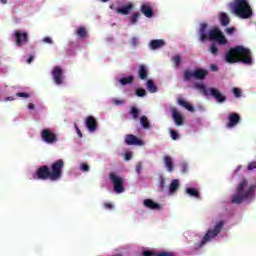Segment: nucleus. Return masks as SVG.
<instances>
[{"instance_id":"obj_1","label":"nucleus","mask_w":256,"mask_h":256,"mask_svg":"<svg viewBox=\"0 0 256 256\" xmlns=\"http://www.w3.org/2000/svg\"><path fill=\"white\" fill-rule=\"evenodd\" d=\"M207 23H202L199 28V41L201 43H205V41H215L212 42L209 51L212 55L216 56L219 54V49L217 48L218 45H227V38L223 35L221 29L214 27L207 30Z\"/></svg>"},{"instance_id":"obj_2","label":"nucleus","mask_w":256,"mask_h":256,"mask_svg":"<svg viewBox=\"0 0 256 256\" xmlns=\"http://www.w3.org/2000/svg\"><path fill=\"white\" fill-rule=\"evenodd\" d=\"M65 161L63 159L56 160L50 167L47 165L40 166L32 175L36 181H59L63 177V169Z\"/></svg>"},{"instance_id":"obj_3","label":"nucleus","mask_w":256,"mask_h":256,"mask_svg":"<svg viewBox=\"0 0 256 256\" xmlns=\"http://www.w3.org/2000/svg\"><path fill=\"white\" fill-rule=\"evenodd\" d=\"M228 63H243L244 65H253L251 50L243 46L230 48L225 57Z\"/></svg>"},{"instance_id":"obj_4","label":"nucleus","mask_w":256,"mask_h":256,"mask_svg":"<svg viewBox=\"0 0 256 256\" xmlns=\"http://www.w3.org/2000/svg\"><path fill=\"white\" fill-rule=\"evenodd\" d=\"M249 185L246 179H243L236 188V194L232 195L231 202L235 203L236 205H241L243 201H247V199L251 198L253 193H255L256 186L251 185L245 191V187Z\"/></svg>"},{"instance_id":"obj_5","label":"nucleus","mask_w":256,"mask_h":256,"mask_svg":"<svg viewBox=\"0 0 256 256\" xmlns=\"http://www.w3.org/2000/svg\"><path fill=\"white\" fill-rule=\"evenodd\" d=\"M232 9L235 15L240 17V19H249L253 15V10L247 0H235L232 5Z\"/></svg>"},{"instance_id":"obj_6","label":"nucleus","mask_w":256,"mask_h":256,"mask_svg":"<svg viewBox=\"0 0 256 256\" xmlns=\"http://www.w3.org/2000/svg\"><path fill=\"white\" fill-rule=\"evenodd\" d=\"M194 87L195 89H198L199 91H201V93H203L205 97H207V95H211L217 100L218 103H225L227 101V97L223 95L217 88L207 89V87L201 83H195Z\"/></svg>"},{"instance_id":"obj_7","label":"nucleus","mask_w":256,"mask_h":256,"mask_svg":"<svg viewBox=\"0 0 256 256\" xmlns=\"http://www.w3.org/2000/svg\"><path fill=\"white\" fill-rule=\"evenodd\" d=\"M223 221H219L215 226L214 229H209L206 234L204 235L203 239L201 240L199 247H204L209 241L215 239L217 235L221 233V229H223Z\"/></svg>"},{"instance_id":"obj_8","label":"nucleus","mask_w":256,"mask_h":256,"mask_svg":"<svg viewBox=\"0 0 256 256\" xmlns=\"http://www.w3.org/2000/svg\"><path fill=\"white\" fill-rule=\"evenodd\" d=\"M13 36L17 47H23V45L29 43V33L25 31L15 30Z\"/></svg>"},{"instance_id":"obj_9","label":"nucleus","mask_w":256,"mask_h":256,"mask_svg":"<svg viewBox=\"0 0 256 256\" xmlns=\"http://www.w3.org/2000/svg\"><path fill=\"white\" fill-rule=\"evenodd\" d=\"M41 139L44 141V143H47L48 145H55L57 141H59V138H57V134H55L51 129H43L41 131Z\"/></svg>"},{"instance_id":"obj_10","label":"nucleus","mask_w":256,"mask_h":256,"mask_svg":"<svg viewBox=\"0 0 256 256\" xmlns=\"http://www.w3.org/2000/svg\"><path fill=\"white\" fill-rule=\"evenodd\" d=\"M109 177L110 181L113 183L115 193H124L125 187L123 186V184L125 183V181L123 180V178L117 176L115 173H110Z\"/></svg>"},{"instance_id":"obj_11","label":"nucleus","mask_w":256,"mask_h":256,"mask_svg":"<svg viewBox=\"0 0 256 256\" xmlns=\"http://www.w3.org/2000/svg\"><path fill=\"white\" fill-rule=\"evenodd\" d=\"M52 77L56 85H63V80L65 79V76H63V69L60 66H55L53 68Z\"/></svg>"},{"instance_id":"obj_12","label":"nucleus","mask_w":256,"mask_h":256,"mask_svg":"<svg viewBox=\"0 0 256 256\" xmlns=\"http://www.w3.org/2000/svg\"><path fill=\"white\" fill-rule=\"evenodd\" d=\"M241 121V116L237 113H231L228 116V123L226 124V127L228 129H233V127H237L239 125V122Z\"/></svg>"},{"instance_id":"obj_13","label":"nucleus","mask_w":256,"mask_h":256,"mask_svg":"<svg viewBox=\"0 0 256 256\" xmlns=\"http://www.w3.org/2000/svg\"><path fill=\"white\" fill-rule=\"evenodd\" d=\"M125 143L126 145H138L139 147L145 145L143 140L139 139L137 136L133 134H127L125 136Z\"/></svg>"},{"instance_id":"obj_14","label":"nucleus","mask_w":256,"mask_h":256,"mask_svg":"<svg viewBox=\"0 0 256 256\" xmlns=\"http://www.w3.org/2000/svg\"><path fill=\"white\" fill-rule=\"evenodd\" d=\"M85 125L90 133H95V131H97V119H95V117H86Z\"/></svg>"},{"instance_id":"obj_15","label":"nucleus","mask_w":256,"mask_h":256,"mask_svg":"<svg viewBox=\"0 0 256 256\" xmlns=\"http://www.w3.org/2000/svg\"><path fill=\"white\" fill-rule=\"evenodd\" d=\"M171 113H172V119H174L175 124L178 127L183 125V115H181V113L177 111V108H172Z\"/></svg>"},{"instance_id":"obj_16","label":"nucleus","mask_w":256,"mask_h":256,"mask_svg":"<svg viewBox=\"0 0 256 256\" xmlns=\"http://www.w3.org/2000/svg\"><path fill=\"white\" fill-rule=\"evenodd\" d=\"M131 11H133V4L131 2H128L121 8H116V13H118V15H129Z\"/></svg>"},{"instance_id":"obj_17","label":"nucleus","mask_w":256,"mask_h":256,"mask_svg":"<svg viewBox=\"0 0 256 256\" xmlns=\"http://www.w3.org/2000/svg\"><path fill=\"white\" fill-rule=\"evenodd\" d=\"M140 11L148 19H151V17H153V15H154L153 8L148 4H142Z\"/></svg>"},{"instance_id":"obj_18","label":"nucleus","mask_w":256,"mask_h":256,"mask_svg":"<svg viewBox=\"0 0 256 256\" xmlns=\"http://www.w3.org/2000/svg\"><path fill=\"white\" fill-rule=\"evenodd\" d=\"M143 204L144 206L147 207V209H152V211H157L161 209V205L157 204L155 201L151 199H145Z\"/></svg>"},{"instance_id":"obj_19","label":"nucleus","mask_w":256,"mask_h":256,"mask_svg":"<svg viewBox=\"0 0 256 256\" xmlns=\"http://www.w3.org/2000/svg\"><path fill=\"white\" fill-rule=\"evenodd\" d=\"M207 70L206 69H195L194 70V79H198L199 81H203L207 77Z\"/></svg>"},{"instance_id":"obj_20","label":"nucleus","mask_w":256,"mask_h":256,"mask_svg":"<svg viewBox=\"0 0 256 256\" xmlns=\"http://www.w3.org/2000/svg\"><path fill=\"white\" fill-rule=\"evenodd\" d=\"M165 46V40L162 39H157V40H152L150 41L149 47L150 49H161V47Z\"/></svg>"},{"instance_id":"obj_21","label":"nucleus","mask_w":256,"mask_h":256,"mask_svg":"<svg viewBox=\"0 0 256 256\" xmlns=\"http://www.w3.org/2000/svg\"><path fill=\"white\" fill-rule=\"evenodd\" d=\"M178 105H180L181 107H184V109H187V111H190V113L195 112V108L193 107V105H191V103L183 99H178Z\"/></svg>"},{"instance_id":"obj_22","label":"nucleus","mask_w":256,"mask_h":256,"mask_svg":"<svg viewBox=\"0 0 256 256\" xmlns=\"http://www.w3.org/2000/svg\"><path fill=\"white\" fill-rule=\"evenodd\" d=\"M138 75L140 77V79L145 80L147 79L148 75H149V71L147 70V66L141 64L138 70Z\"/></svg>"},{"instance_id":"obj_23","label":"nucleus","mask_w":256,"mask_h":256,"mask_svg":"<svg viewBox=\"0 0 256 256\" xmlns=\"http://www.w3.org/2000/svg\"><path fill=\"white\" fill-rule=\"evenodd\" d=\"M164 165L168 173H173V158L171 156H164Z\"/></svg>"},{"instance_id":"obj_24","label":"nucleus","mask_w":256,"mask_h":256,"mask_svg":"<svg viewBox=\"0 0 256 256\" xmlns=\"http://www.w3.org/2000/svg\"><path fill=\"white\" fill-rule=\"evenodd\" d=\"M220 23L222 27H227V25H229L230 20H229V15H227V13L222 12L220 14Z\"/></svg>"},{"instance_id":"obj_25","label":"nucleus","mask_w":256,"mask_h":256,"mask_svg":"<svg viewBox=\"0 0 256 256\" xmlns=\"http://www.w3.org/2000/svg\"><path fill=\"white\" fill-rule=\"evenodd\" d=\"M133 81H135L134 76H127V77H123V78L119 79L120 85H131V83H133Z\"/></svg>"},{"instance_id":"obj_26","label":"nucleus","mask_w":256,"mask_h":256,"mask_svg":"<svg viewBox=\"0 0 256 256\" xmlns=\"http://www.w3.org/2000/svg\"><path fill=\"white\" fill-rule=\"evenodd\" d=\"M184 81H191V79H195V71L185 70L183 74Z\"/></svg>"},{"instance_id":"obj_27","label":"nucleus","mask_w":256,"mask_h":256,"mask_svg":"<svg viewBox=\"0 0 256 256\" xmlns=\"http://www.w3.org/2000/svg\"><path fill=\"white\" fill-rule=\"evenodd\" d=\"M147 90L149 93H157V85H155V82L153 80L147 81Z\"/></svg>"},{"instance_id":"obj_28","label":"nucleus","mask_w":256,"mask_h":256,"mask_svg":"<svg viewBox=\"0 0 256 256\" xmlns=\"http://www.w3.org/2000/svg\"><path fill=\"white\" fill-rule=\"evenodd\" d=\"M139 17H141V13L135 12L129 17V23L130 25L137 24V21H139Z\"/></svg>"},{"instance_id":"obj_29","label":"nucleus","mask_w":256,"mask_h":256,"mask_svg":"<svg viewBox=\"0 0 256 256\" xmlns=\"http://www.w3.org/2000/svg\"><path fill=\"white\" fill-rule=\"evenodd\" d=\"M186 193L190 195V197H195L196 199H199L200 194L195 188H187Z\"/></svg>"},{"instance_id":"obj_30","label":"nucleus","mask_w":256,"mask_h":256,"mask_svg":"<svg viewBox=\"0 0 256 256\" xmlns=\"http://www.w3.org/2000/svg\"><path fill=\"white\" fill-rule=\"evenodd\" d=\"M140 123L143 129H149V127H151V124L149 123V119L147 118V116H141Z\"/></svg>"},{"instance_id":"obj_31","label":"nucleus","mask_w":256,"mask_h":256,"mask_svg":"<svg viewBox=\"0 0 256 256\" xmlns=\"http://www.w3.org/2000/svg\"><path fill=\"white\" fill-rule=\"evenodd\" d=\"M179 189V180L174 179L170 183V193H175Z\"/></svg>"},{"instance_id":"obj_32","label":"nucleus","mask_w":256,"mask_h":256,"mask_svg":"<svg viewBox=\"0 0 256 256\" xmlns=\"http://www.w3.org/2000/svg\"><path fill=\"white\" fill-rule=\"evenodd\" d=\"M76 34L78 35V37H80V39H85V37H87V30L85 29V27L81 26L78 28Z\"/></svg>"},{"instance_id":"obj_33","label":"nucleus","mask_w":256,"mask_h":256,"mask_svg":"<svg viewBox=\"0 0 256 256\" xmlns=\"http://www.w3.org/2000/svg\"><path fill=\"white\" fill-rule=\"evenodd\" d=\"M130 115H132L133 119L139 118V109L137 107H132L130 110Z\"/></svg>"},{"instance_id":"obj_34","label":"nucleus","mask_w":256,"mask_h":256,"mask_svg":"<svg viewBox=\"0 0 256 256\" xmlns=\"http://www.w3.org/2000/svg\"><path fill=\"white\" fill-rule=\"evenodd\" d=\"M172 61L175 65V67H179V65H181V56L180 55H175L173 58H172Z\"/></svg>"},{"instance_id":"obj_35","label":"nucleus","mask_w":256,"mask_h":256,"mask_svg":"<svg viewBox=\"0 0 256 256\" xmlns=\"http://www.w3.org/2000/svg\"><path fill=\"white\" fill-rule=\"evenodd\" d=\"M137 97H145L147 95V91L143 88H139L136 90Z\"/></svg>"},{"instance_id":"obj_36","label":"nucleus","mask_w":256,"mask_h":256,"mask_svg":"<svg viewBox=\"0 0 256 256\" xmlns=\"http://www.w3.org/2000/svg\"><path fill=\"white\" fill-rule=\"evenodd\" d=\"M170 136L173 141H177V139H179V133L176 130H170Z\"/></svg>"},{"instance_id":"obj_37","label":"nucleus","mask_w":256,"mask_h":256,"mask_svg":"<svg viewBox=\"0 0 256 256\" xmlns=\"http://www.w3.org/2000/svg\"><path fill=\"white\" fill-rule=\"evenodd\" d=\"M156 256H175L174 252L161 251L158 252Z\"/></svg>"},{"instance_id":"obj_38","label":"nucleus","mask_w":256,"mask_h":256,"mask_svg":"<svg viewBox=\"0 0 256 256\" xmlns=\"http://www.w3.org/2000/svg\"><path fill=\"white\" fill-rule=\"evenodd\" d=\"M256 169V161L249 162L247 165V171H253Z\"/></svg>"},{"instance_id":"obj_39","label":"nucleus","mask_w":256,"mask_h":256,"mask_svg":"<svg viewBox=\"0 0 256 256\" xmlns=\"http://www.w3.org/2000/svg\"><path fill=\"white\" fill-rule=\"evenodd\" d=\"M160 191H165V178L161 177L159 182Z\"/></svg>"},{"instance_id":"obj_40","label":"nucleus","mask_w":256,"mask_h":256,"mask_svg":"<svg viewBox=\"0 0 256 256\" xmlns=\"http://www.w3.org/2000/svg\"><path fill=\"white\" fill-rule=\"evenodd\" d=\"M16 97H24V99H29L31 96L29 95V93L19 92L16 94Z\"/></svg>"},{"instance_id":"obj_41","label":"nucleus","mask_w":256,"mask_h":256,"mask_svg":"<svg viewBox=\"0 0 256 256\" xmlns=\"http://www.w3.org/2000/svg\"><path fill=\"white\" fill-rule=\"evenodd\" d=\"M233 93L236 98L241 97V89L239 88H233Z\"/></svg>"},{"instance_id":"obj_42","label":"nucleus","mask_w":256,"mask_h":256,"mask_svg":"<svg viewBox=\"0 0 256 256\" xmlns=\"http://www.w3.org/2000/svg\"><path fill=\"white\" fill-rule=\"evenodd\" d=\"M181 171L182 173H187V171H189V166L187 165V163L181 164Z\"/></svg>"},{"instance_id":"obj_43","label":"nucleus","mask_w":256,"mask_h":256,"mask_svg":"<svg viewBox=\"0 0 256 256\" xmlns=\"http://www.w3.org/2000/svg\"><path fill=\"white\" fill-rule=\"evenodd\" d=\"M138 44H139V39H138L137 37H133V38L131 39V45H132L133 47H137Z\"/></svg>"},{"instance_id":"obj_44","label":"nucleus","mask_w":256,"mask_h":256,"mask_svg":"<svg viewBox=\"0 0 256 256\" xmlns=\"http://www.w3.org/2000/svg\"><path fill=\"white\" fill-rule=\"evenodd\" d=\"M81 171H84V172L89 171V164H87V163H82V164H81Z\"/></svg>"},{"instance_id":"obj_45","label":"nucleus","mask_w":256,"mask_h":256,"mask_svg":"<svg viewBox=\"0 0 256 256\" xmlns=\"http://www.w3.org/2000/svg\"><path fill=\"white\" fill-rule=\"evenodd\" d=\"M143 170V165L141 164V162H139L136 165V172L138 173V175H140L141 171Z\"/></svg>"},{"instance_id":"obj_46","label":"nucleus","mask_w":256,"mask_h":256,"mask_svg":"<svg viewBox=\"0 0 256 256\" xmlns=\"http://www.w3.org/2000/svg\"><path fill=\"white\" fill-rule=\"evenodd\" d=\"M132 157H133V153L131 152L125 153V161H131Z\"/></svg>"},{"instance_id":"obj_47","label":"nucleus","mask_w":256,"mask_h":256,"mask_svg":"<svg viewBox=\"0 0 256 256\" xmlns=\"http://www.w3.org/2000/svg\"><path fill=\"white\" fill-rule=\"evenodd\" d=\"M143 256H157V253L152 251H144Z\"/></svg>"},{"instance_id":"obj_48","label":"nucleus","mask_w":256,"mask_h":256,"mask_svg":"<svg viewBox=\"0 0 256 256\" xmlns=\"http://www.w3.org/2000/svg\"><path fill=\"white\" fill-rule=\"evenodd\" d=\"M43 42L48 43L49 45H53V39H51V37H45Z\"/></svg>"},{"instance_id":"obj_49","label":"nucleus","mask_w":256,"mask_h":256,"mask_svg":"<svg viewBox=\"0 0 256 256\" xmlns=\"http://www.w3.org/2000/svg\"><path fill=\"white\" fill-rule=\"evenodd\" d=\"M76 133L80 139L83 137V133L81 132V129H79V126L75 125Z\"/></svg>"},{"instance_id":"obj_50","label":"nucleus","mask_w":256,"mask_h":256,"mask_svg":"<svg viewBox=\"0 0 256 256\" xmlns=\"http://www.w3.org/2000/svg\"><path fill=\"white\" fill-rule=\"evenodd\" d=\"M113 103H114V105H123L125 102L123 101V100H119V99H114L113 100Z\"/></svg>"},{"instance_id":"obj_51","label":"nucleus","mask_w":256,"mask_h":256,"mask_svg":"<svg viewBox=\"0 0 256 256\" xmlns=\"http://www.w3.org/2000/svg\"><path fill=\"white\" fill-rule=\"evenodd\" d=\"M113 204L112 203H109V202H105L104 203V209H113Z\"/></svg>"},{"instance_id":"obj_52","label":"nucleus","mask_w":256,"mask_h":256,"mask_svg":"<svg viewBox=\"0 0 256 256\" xmlns=\"http://www.w3.org/2000/svg\"><path fill=\"white\" fill-rule=\"evenodd\" d=\"M226 33L228 35H233L235 33V28L231 27V28H227L226 29Z\"/></svg>"},{"instance_id":"obj_53","label":"nucleus","mask_w":256,"mask_h":256,"mask_svg":"<svg viewBox=\"0 0 256 256\" xmlns=\"http://www.w3.org/2000/svg\"><path fill=\"white\" fill-rule=\"evenodd\" d=\"M33 59H34V57H33V55H30L29 57H28V59H27V63H33Z\"/></svg>"},{"instance_id":"obj_54","label":"nucleus","mask_w":256,"mask_h":256,"mask_svg":"<svg viewBox=\"0 0 256 256\" xmlns=\"http://www.w3.org/2000/svg\"><path fill=\"white\" fill-rule=\"evenodd\" d=\"M28 109H35V104L29 103L28 104Z\"/></svg>"},{"instance_id":"obj_55","label":"nucleus","mask_w":256,"mask_h":256,"mask_svg":"<svg viewBox=\"0 0 256 256\" xmlns=\"http://www.w3.org/2000/svg\"><path fill=\"white\" fill-rule=\"evenodd\" d=\"M211 69H212L213 71H217V66L212 65V66H211Z\"/></svg>"},{"instance_id":"obj_56","label":"nucleus","mask_w":256,"mask_h":256,"mask_svg":"<svg viewBox=\"0 0 256 256\" xmlns=\"http://www.w3.org/2000/svg\"><path fill=\"white\" fill-rule=\"evenodd\" d=\"M2 3H3V5H7V0H0Z\"/></svg>"},{"instance_id":"obj_57","label":"nucleus","mask_w":256,"mask_h":256,"mask_svg":"<svg viewBox=\"0 0 256 256\" xmlns=\"http://www.w3.org/2000/svg\"><path fill=\"white\" fill-rule=\"evenodd\" d=\"M6 101H13V98L12 97H8V98H6Z\"/></svg>"},{"instance_id":"obj_58","label":"nucleus","mask_w":256,"mask_h":256,"mask_svg":"<svg viewBox=\"0 0 256 256\" xmlns=\"http://www.w3.org/2000/svg\"><path fill=\"white\" fill-rule=\"evenodd\" d=\"M110 9H115V5H114V4H111V5H110Z\"/></svg>"},{"instance_id":"obj_59","label":"nucleus","mask_w":256,"mask_h":256,"mask_svg":"<svg viewBox=\"0 0 256 256\" xmlns=\"http://www.w3.org/2000/svg\"><path fill=\"white\" fill-rule=\"evenodd\" d=\"M241 166L238 167V169L240 168Z\"/></svg>"}]
</instances>
